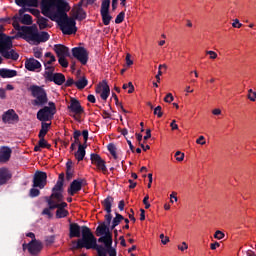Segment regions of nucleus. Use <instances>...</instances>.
Listing matches in <instances>:
<instances>
[{"mask_svg":"<svg viewBox=\"0 0 256 256\" xmlns=\"http://www.w3.org/2000/svg\"><path fill=\"white\" fill-rule=\"evenodd\" d=\"M40 8L44 17L58 23L63 35H75L77 33V22H75V18L67 15L71 8L65 0H42Z\"/></svg>","mask_w":256,"mask_h":256,"instance_id":"nucleus-1","label":"nucleus"},{"mask_svg":"<svg viewBox=\"0 0 256 256\" xmlns=\"http://www.w3.org/2000/svg\"><path fill=\"white\" fill-rule=\"evenodd\" d=\"M81 233L82 238H80V241L84 249H94V251H97V255H99V249H103V245L97 244V238L91 232V228L81 226Z\"/></svg>","mask_w":256,"mask_h":256,"instance_id":"nucleus-2","label":"nucleus"},{"mask_svg":"<svg viewBox=\"0 0 256 256\" xmlns=\"http://www.w3.org/2000/svg\"><path fill=\"white\" fill-rule=\"evenodd\" d=\"M23 31L26 35V39H29V41H34L37 43V45H39V43H47L51 37L48 32L42 31L39 33V30L35 25L24 27Z\"/></svg>","mask_w":256,"mask_h":256,"instance_id":"nucleus-3","label":"nucleus"},{"mask_svg":"<svg viewBox=\"0 0 256 256\" xmlns=\"http://www.w3.org/2000/svg\"><path fill=\"white\" fill-rule=\"evenodd\" d=\"M34 100L32 101V105L34 107H43V105H47L49 98L47 97V91L45 88L38 85H31L28 88Z\"/></svg>","mask_w":256,"mask_h":256,"instance_id":"nucleus-4","label":"nucleus"},{"mask_svg":"<svg viewBox=\"0 0 256 256\" xmlns=\"http://www.w3.org/2000/svg\"><path fill=\"white\" fill-rule=\"evenodd\" d=\"M22 249L28 251L30 255H39L43 251V242L41 240H31L29 243H23Z\"/></svg>","mask_w":256,"mask_h":256,"instance_id":"nucleus-5","label":"nucleus"},{"mask_svg":"<svg viewBox=\"0 0 256 256\" xmlns=\"http://www.w3.org/2000/svg\"><path fill=\"white\" fill-rule=\"evenodd\" d=\"M55 113L56 112H53V108H49V106H44L37 112L36 117L38 121H41V123H46V121H53Z\"/></svg>","mask_w":256,"mask_h":256,"instance_id":"nucleus-6","label":"nucleus"},{"mask_svg":"<svg viewBox=\"0 0 256 256\" xmlns=\"http://www.w3.org/2000/svg\"><path fill=\"white\" fill-rule=\"evenodd\" d=\"M111 7V0H103L101 4L100 14L102 17V23L109 25L113 16L109 14V8Z\"/></svg>","mask_w":256,"mask_h":256,"instance_id":"nucleus-7","label":"nucleus"},{"mask_svg":"<svg viewBox=\"0 0 256 256\" xmlns=\"http://www.w3.org/2000/svg\"><path fill=\"white\" fill-rule=\"evenodd\" d=\"M72 55L80 61L82 65H87V61H89V52L85 47H74L72 49Z\"/></svg>","mask_w":256,"mask_h":256,"instance_id":"nucleus-8","label":"nucleus"},{"mask_svg":"<svg viewBox=\"0 0 256 256\" xmlns=\"http://www.w3.org/2000/svg\"><path fill=\"white\" fill-rule=\"evenodd\" d=\"M47 186V173L43 171H36L33 177L32 187H37L38 189H45Z\"/></svg>","mask_w":256,"mask_h":256,"instance_id":"nucleus-9","label":"nucleus"},{"mask_svg":"<svg viewBox=\"0 0 256 256\" xmlns=\"http://www.w3.org/2000/svg\"><path fill=\"white\" fill-rule=\"evenodd\" d=\"M90 161L92 165H95L97 167L98 171H102L104 175H107L108 170L106 162L105 160H103V158H101L99 154L92 153L90 155Z\"/></svg>","mask_w":256,"mask_h":256,"instance_id":"nucleus-10","label":"nucleus"},{"mask_svg":"<svg viewBox=\"0 0 256 256\" xmlns=\"http://www.w3.org/2000/svg\"><path fill=\"white\" fill-rule=\"evenodd\" d=\"M63 183L62 182H56L54 187L52 188V194L49 197H46L47 199H56L58 203H61L65 197L63 196V191L65 189L63 188Z\"/></svg>","mask_w":256,"mask_h":256,"instance_id":"nucleus-11","label":"nucleus"},{"mask_svg":"<svg viewBox=\"0 0 256 256\" xmlns=\"http://www.w3.org/2000/svg\"><path fill=\"white\" fill-rule=\"evenodd\" d=\"M85 185H87V180L83 178H78L73 180L67 190L68 194H70L71 197H73V195H75L76 193H79V191H81V189H83Z\"/></svg>","mask_w":256,"mask_h":256,"instance_id":"nucleus-12","label":"nucleus"},{"mask_svg":"<svg viewBox=\"0 0 256 256\" xmlns=\"http://www.w3.org/2000/svg\"><path fill=\"white\" fill-rule=\"evenodd\" d=\"M95 91L97 94L100 93V97L103 101H107V99H109V95H111V88H109V84H107L106 80H103L101 84L96 86Z\"/></svg>","mask_w":256,"mask_h":256,"instance_id":"nucleus-13","label":"nucleus"},{"mask_svg":"<svg viewBox=\"0 0 256 256\" xmlns=\"http://www.w3.org/2000/svg\"><path fill=\"white\" fill-rule=\"evenodd\" d=\"M71 13L74 21H84V19H87V12L83 9V4H81V2L78 3V6L72 9Z\"/></svg>","mask_w":256,"mask_h":256,"instance_id":"nucleus-14","label":"nucleus"},{"mask_svg":"<svg viewBox=\"0 0 256 256\" xmlns=\"http://www.w3.org/2000/svg\"><path fill=\"white\" fill-rule=\"evenodd\" d=\"M5 49H13V37L0 32V53Z\"/></svg>","mask_w":256,"mask_h":256,"instance_id":"nucleus-15","label":"nucleus"},{"mask_svg":"<svg viewBox=\"0 0 256 256\" xmlns=\"http://www.w3.org/2000/svg\"><path fill=\"white\" fill-rule=\"evenodd\" d=\"M68 109L70 113H74V115H83V113H85V109L81 106V102H79L77 98H71Z\"/></svg>","mask_w":256,"mask_h":256,"instance_id":"nucleus-16","label":"nucleus"},{"mask_svg":"<svg viewBox=\"0 0 256 256\" xmlns=\"http://www.w3.org/2000/svg\"><path fill=\"white\" fill-rule=\"evenodd\" d=\"M3 123H19V115L15 113V110L10 109L2 115Z\"/></svg>","mask_w":256,"mask_h":256,"instance_id":"nucleus-17","label":"nucleus"},{"mask_svg":"<svg viewBox=\"0 0 256 256\" xmlns=\"http://www.w3.org/2000/svg\"><path fill=\"white\" fill-rule=\"evenodd\" d=\"M46 81H50V83H55V85H63L65 84V76L63 73H54V74H48V79Z\"/></svg>","mask_w":256,"mask_h":256,"instance_id":"nucleus-18","label":"nucleus"},{"mask_svg":"<svg viewBox=\"0 0 256 256\" xmlns=\"http://www.w3.org/2000/svg\"><path fill=\"white\" fill-rule=\"evenodd\" d=\"M11 153H13V150L8 146L0 147V163H7L11 159Z\"/></svg>","mask_w":256,"mask_h":256,"instance_id":"nucleus-19","label":"nucleus"},{"mask_svg":"<svg viewBox=\"0 0 256 256\" xmlns=\"http://www.w3.org/2000/svg\"><path fill=\"white\" fill-rule=\"evenodd\" d=\"M54 51L57 57H70L71 53L69 52V48L62 44L54 45Z\"/></svg>","mask_w":256,"mask_h":256,"instance_id":"nucleus-20","label":"nucleus"},{"mask_svg":"<svg viewBox=\"0 0 256 256\" xmlns=\"http://www.w3.org/2000/svg\"><path fill=\"white\" fill-rule=\"evenodd\" d=\"M25 67L27 71H37V69H41V62L35 58H29L25 61Z\"/></svg>","mask_w":256,"mask_h":256,"instance_id":"nucleus-21","label":"nucleus"},{"mask_svg":"<svg viewBox=\"0 0 256 256\" xmlns=\"http://www.w3.org/2000/svg\"><path fill=\"white\" fill-rule=\"evenodd\" d=\"M0 55H2L4 59H11L12 61H17L19 59V53L12 48L3 50L0 52Z\"/></svg>","mask_w":256,"mask_h":256,"instance_id":"nucleus-22","label":"nucleus"},{"mask_svg":"<svg viewBox=\"0 0 256 256\" xmlns=\"http://www.w3.org/2000/svg\"><path fill=\"white\" fill-rule=\"evenodd\" d=\"M81 226L77 223H70L69 225V237L73 239L75 237H81Z\"/></svg>","mask_w":256,"mask_h":256,"instance_id":"nucleus-23","label":"nucleus"},{"mask_svg":"<svg viewBox=\"0 0 256 256\" xmlns=\"http://www.w3.org/2000/svg\"><path fill=\"white\" fill-rule=\"evenodd\" d=\"M55 198H46V203L50 205V209H65L67 207V202H56L54 201Z\"/></svg>","mask_w":256,"mask_h":256,"instance_id":"nucleus-24","label":"nucleus"},{"mask_svg":"<svg viewBox=\"0 0 256 256\" xmlns=\"http://www.w3.org/2000/svg\"><path fill=\"white\" fill-rule=\"evenodd\" d=\"M13 177L9 169L0 168V185H6V183Z\"/></svg>","mask_w":256,"mask_h":256,"instance_id":"nucleus-25","label":"nucleus"},{"mask_svg":"<svg viewBox=\"0 0 256 256\" xmlns=\"http://www.w3.org/2000/svg\"><path fill=\"white\" fill-rule=\"evenodd\" d=\"M18 7H39V0H15Z\"/></svg>","mask_w":256,"mask_h":256,"instance_id":"nucleus-26","label":"nucleus"},{"mask_svg":"<svg viewBox=\"0 0 256 256\" xmlns=\"http://www.w3.org/2000/svg\"><path fill=\"white\" fill-rule=\"evenodd\" d=\"M0 77H2V79H12V77H17V70L1 68Z\"/></svg>","mask_w":256,"mask_h":256,"instance_id":"nucleus-27","label":"nucleus"},{"mask_svg":"<svg viewBox=\"0 0 256 256\" xmlns=\"http://www.w3.org/2000/svg\"><path fill=\"white\" fill-rule=\"evenodd\" d=\"M85 149H87V144H79L78 150L74 154L78 162L83 161V159H85Z\"/></svg>","mask_w":256,"mask_h":256,"instance_id":"nucleus-28","label":"nucleus"},{"mask_svg":"<svg viewBox=\"0 0 256 256\" xmlns=\"http://www.w3.org/2000/svg\"><path fill=\"white\" fill-rule=\"evenodd\" d=\"M114 201L115 199L113 196H108L102 201V206L104 207V211H106V213H111V208L113 207Z\"/></svg>","mask_w":256,"mask_h":256,"instance_id":"nucleus-29","label":"nucleus"},{"mask_svg":"<svg viewBox=\"0 0 256 256\" xmlns=\"http://www.w3.org/2000/svg\"><path fill=\"white\" fill-rule=\"evenodd\" d=\"M37 25L39 26V29L41 31H43V29L51 28V24H49V19H47L43 16H38Z\"/></svg>","mask_w":256,"mask_h":256,"instance_id":"nucleus-30","label":"nucleus"},{"mask_svg":"<svg viewBox=\"0 0 256 256\" xmlns=\"http://www.w3.org/2000/svg\"><path fill=\"white\" fill-rule=\"evenodd\" d=\"M49 127H51V123L41 122V129L38 134L39 139L45 138V135L49 133Z\"/></svg>","mask_w":256,"mask_h":256,"instance_id":"nucleus-31","label":"nucleus"},{"mask_svg":"<svg viewBox=\"0 0 256 256\" xmlns=\"http://www.w3.org/2000/svg\"><path fill=\"white\" fill-rule=\"evenodd\" d=\"M108 230H109V226L105 222H102L96 228V232H95L96 233V237L103 236L104 234L107 233Z\"/></svg>","mask_w":256,"mask_h":256,"instance_id":"nucleus-32","label":"nucleus"},{"mask_svg":"<svg viewBox=\"0 0 256 256\" xmlns=\"http://www.w3.org/2000/svg\"><path fill=\"white\" fill-rule=\"evenodd\" d=\"M81 137V131L75 130L73 133L74 142L71 144L70 149L71 151H75V147L81 145L79 138Z\"/></svg>","mask_w":256,"mask_h":256,"instance_id":"nucleus-33","label":"nucleus"},{"mask_svg":"<svg viewBox=\"0 0 256 256\" xmlns=\"http://www.w3.org/2000/svg\"><path fill=\"white\" fill-rule=\"evenodd\" d=\"M13 20V27L16 29V31H22L19 32L20 37H22L23 39H27V36L25 35V31L23 30V28L31 26H20L19 23H17V17H14Z\"/></svg>","mask_w":256,"mask_h":256,"instance_id":"nucleus-34","label":"nucleus"},{"mask_svg":"<svg viewBox=\"0 0 256 256\" xmlns=\"http://www.w3.org/2000/svg\"><path fill=\"white\" fill-rule=\"evenodd\" d=\"M73 177V161L68 160L66 163V179L69 181Z\"/></svg>","mask_w":256,"mask_h":256,"instance_id":"nucleus-35","label":"nucleus"},{"mask_svg":"<svg viewBox=\"0 0 256 256\" xmlns=\"http://www.w3.org/2000/svg\"><path fill=\"white\" fill-rule=\"evenodd\" d=\"M50 64H44L45 72L44 79H49L48 75H55V66H49Z\"/></svg>","mask_w":256,"mask_h":256,"instance_id":"nucleus-36","label":"nucleus"},{"mask_svg":"<svg viewBox=\"0 0 256 256\" xmlns=\"http://www.w3.org/2000/svg\"><path fill=\"white\" fill-rule=\"evenodd\" d=\"M88 84H89V81L87 80L86 77H82L81 79L75 82V86L79 90L85 89V87H87Z\"/></svg>","mask_w":256,"mask_h":256,"instance_id":"nucleus-37","label":"nucleus"},{"mask_svg":"<svg viewBox=\"0 0 256 256\" xmlns=\"http://www.w3.org/2000/svg\"><path fill=\"white\" fill-rule=\"evenodd\" d=\"M21 23L23 25H33V17L29 14H24L21 18Z\"/></svg>","mask_w":256,"mask_h":256,"instance_id":"nucleus-38","label":"nucleus"},{"mask_svg":"<svg viewBox=\"0 0 256 256\" xmlns=\"http://www.w3.org/2000/svg\"><path fill=\"white\" fill-rule=\"evenodd\" d=\"M69 215V211L66 209H57L56 218L57 219H65Z\"/></svg>","mask_w":256,"mask_h":256,"instance_id":"nucleus-39","label":"nucleus"},{"mask_svg":"<svg viewBox=\"0 0 256 256\" xmlns=\"http://www.w3.org/2000/svg\"><path fill=\"white\" fill-rule=\"evenodd\" d=\"M72 251H77L79 249H84L83 243L81 242V239H78L77 241H72Z\"/></svg>","mask_w":256,"mask_h":256,"instance_id":"nucleus-40","label":"nucleus"},{"mask_svg":"<svg viewBox=\"0 0 256 256\" xmlns=\"http://www.w3.org/2000/svg\"><path fill=\"white\" fill-rule=\"evenodd\" d=\"M115 215L116 216L113 218L112 223L118 226L123 221V219H125V217H123V215L119 214L118 212H116Z\"/></svg>","mask_w":256,"mask_h":256,"instance_id":"nucleus-41","label":"nucleus"},{"mask_svg":"<svg viewBox=\"0 0 256 256\" xmlns=\"http://www.w3.org/2000/svg\"><path fill=\"white\" fill-rule=\"evenodd\" d=\"M38 144L41 149H51V144L47 143V140L45 138H39Z\"/></svg>","mask_w":256,"mask_h":256,"instance_id":"nucleus-42","label":"nucleus"},{"mask_svg":"<svg viewBox=\"0 0 256 256\" xmlns=\"http://www.w3.org/2000/svg\"><path fill=\"white\" fill-rule=\"evenodd\" d=\"M41 195V191L37 189V187H33L29 191V197L34 199V197H39Z\"/></svg>","mask_w":256,"mask_h":256,"instance_id":"nucleus-43","label":"nucleus"},{"mask_svg":"<svg viewBox=\"0 0 256 256\" xmlns=\"http://www.w3.org/2000/svg\"><path fill=\"white\" fill-rule=\"evenodd\" d=\"M65 57L66 56L59 57L58 62H59V65H61V67H63L64 69H67V67H69V62Z\"/></svg>","mask_w":256,"mask_h":256,"instance_id":"nucleus-44","label":"nucleus"},{"mask_svg":"<svg viewBox=\"0 0 256 256\" xmlns=\"http://www.w3.org/2000/svg\"><path fill=\"white\" fill-rule=\"evenodd\" d=\"M123 21H125V12L122 11L116 16L115 23L119 25L123 23Z\"/></svg>","mask_w":256,"mask_h":256,"instance_id":"nucleus-45","label":"nucleus"},{"mask_svg":"<svg viewBox=\"0 0 256 256\" xmlns=\"http://www.w3.org/2000/svg\"><path fill=\"white\" fill-rule=\"evenodd\" d=\"M55 208H51V205H48V208H44L42 211V215H47L49 218L53 217V214H51V211H53Z\"/></svg>","mask_w":256,"mask_h":256,"instance_id":"nucleus-46","label":"nucleus"},{"mask_svg":"<svg viewBox=\"0 0 256 256\" xmlns=\"http://www.w3.org/2000/svg\"><path fill=\"white\" fill-rule=\"evenodd\" d=\"M108 151L111 155H115L117 153V146L113 143L108 144Z\"/></svg>","mask_w":256,"mask_h":256,"instance_id":"nucleus-47","label":"nucleus"},{"mask_svg":"<svg viewBox=\"0 0 256 256\" xmlns=\"http://www.w3.org/2000/svg\"><path fill=\"white\" fill-rule=\"evenodd\" d=\"M75 80H73L72 77H69L67 80H65L64 82V86L65 87H73V85H75Z\"/></svg>","mask_w":256,"mask_h":256,"instance_id":"nucleus-48","label":"nucleus"},{"mask_svg":"<svg viewBox=\"0 0 256 256\" xmlns=\"http://www.w3.org/2000/svg\"><path fill=\"white\" fill-rule=\"evenodd\" d=\"M175 157H176V161L181 162V161H183L185 159V154L182 153L181 151H177L175 153Z\"/></svg>","mask_w":256,"mask_h":256,"instance_id":"nucleus-49","label":"nucleus"},{"mask_svg":"<svg viewBox=\"0 0 256 256\" xmlns=\"http://www.w3.org/2000/svg\"><path fill=\"white\" fill-rule=\"evenodd\" d=\"M97 0H81L80 5H83V7H89V5H93Z\"/></svg>","mask_w":256,"mask_h":256,"instance_id":"nucleus-50","label":"nucleus"},{"mask_svg":"<svg viewBox=\"0 0 256 256\" xmlns=\"http://www.w3.org/2000/svg\"><path fill=\"white\" fill-rule=\"evenodd\" d=\"M33 52H34V57H36V59H41V57H43V52L41 51V49L34 48Z\"/></svg>","mask_w":256,"mask_h":256,"instance_id":"nucleus-51","label":"nucleus"},{"mask_svg":"<svg viewBox=\"0 0 256 256\" xmlns=\"http://www.w3.org/2000/svg\"><path fill=\"white\" fill-rule=\"evenodd\" d=\"M154 115H157L158 118L163 117V111H162L161 106H157V107L154 109Z\"/></svg>","mask_w":256,"mask_h":256,"instance_id":"nucleus-52","label":"nucleus"},{"mask_svg":"<svg viewBox=\"0 0 256 256\" xmlns=\"http://www.w3.org/2000/svg\"><path fill=\"white\" fill-rule=\"evenodd\" d=\"M112 219H113V215L111 214V212L110 213H107L106 215H105V224L109 227L110 225H111V221H112Z\"/></svg>","mask_w":256,"mask_h":256,"instance_id":"nucleus-53","label":"nucleus"},{"mask_svg":"<svg viewBox=\"0 0 256 256\" xmlns=\"http://www.w3.org/2000/svg\"><path fill=\"white\" fill-rule=\"evenodd\" d=\"M82 136L84 139V145H87V141H89V130H83Z\"/></svg>","mask_w":256,"mask_h":256,"instance_id":"nucleus-54","label":"nucleus"},{"mask_svg":"<svg viewBox=\"0 0 256 256\" xmlns=\"http://www.w3.org/2000/svg\"><path fill=\"white\" fill-rule=\"evenodd\" d=\"M174 99L175 98L173 97V94L168 93L166 95V97L164 98V101H165V103H173Z\"/></svg>","mask_w":256,"mask_h":256,"instance_id":"nucleus-55","label":"nucleus"},{"mask_svg":"<svg viewBox=\"0 0 256 256\" xmlns=\"http://www.w3.org/2000/svg\"><path fill=\"white\" fill-rule=\"evenodd\" d=\"M223 237H225V234L221 230L216 231L214 234V239H223Z\"/></svg>","mask_w":256,"mask_h":256,"instance_id":"nucleus-56","label":"nucleus"},{"mask_svg":"<svg viewBox=\"0 0 256 256\" xmlns=\"http://www.w3.org/2000/svg\"><path fill=\"white\" fill-rule=\"evenodd\" d=\"M160 239L162 245H167V243H169V237L165 236V234H160Z\"/></svg>","mask_w":256,"mask_h":256,"instance_id":"nucleus-57","label":"nucleus"},{"mask_svg":"<svg viewBox=\"0 0 256 256\" xmlns=\"http://www.w3.org/2000/svg\"><path fill=\"white\" fill-rule=\"evenodd\" d=\"M232 27H234L235 29H241V27H243V24L239 22V19H235L232 23Z\"/></svg>","mask_w":256,"mask_h":256,"instance_id":"nucleus-58","label":"nucleus"},{"mask_svg":"<svg viewBox=\"0 0 256 256\" xmlns=\"http://www.w3.org/2000/svg\"><path fill=\"white\" fill-rule=\"evenodd\" d=\"M206 55H209L210 59H217V53L215 51H206Z\"/></svg>","mask_w":256,"mask_h":256,"instance_id":"nucleus-59","label":"nucleus"},{"mask_svg":"<svg viewBox=\"0 0 256 256\" xmlns=\"http://www.w3.org/2000/svg\"><path fill=\"white\" fill-rule=\"evenodd\" d=\"M126 65L127 67H131V65H133V60H131V54L126 55Z\"/></svg>","mask_w":256,"mask_h":256,"instance_id":"nucleus-60","label":"nucleus"},{"mask_svg":"<svg viewBox=\"0 0 256 256\" xmlns=\"http://www.w3.org/2000/svg\"><path fill=\"white\" fill-rule=\"evenodd\" d=\"M178 249H179V251H185V250L189 249V245H187L186 242H182V246L178 245Z\"/></svg>","mask_w":256,"mask_h":256,"instance_id":"nucleus-61","label":"nucleus"},{"mask_svg":"<svg viewBox=\"0 0 256 256\" xmlns=\"http://www.w3.org/2000/svg\"><path fill=\"white\" fill-rule=\"evenodd\" d=\"M104 237H105V239H113V233H111L110 228H108V230L104 234Z\"/></svg>","mask_w":256,"mask_h":256,"instance_id":"nucleus-62","label":"nucleus"},{"mask_svg":"<svg viewBox=\"0 0 256 256\" xmlns=\"http://www.w3.org/2000/svg\"><path fill=\"white\" fill-rule=\"evenodd\" d=\"M87 100L89 101V103H96L97 99H95V95H88Z\"/></svg>","mask_w":256,"mask_h":256,"instance_id":"nucleus-63","label":"nucleus"},{"mask_svg":"<svg viewBox=\"0 0 256 256\" xmlns=\"http://www.w3.org/2000/svg\"><path fill=\"white\" fill-rule=\"evenodd\" d=\"M248 99H250V101H255L256 92H252V93L248 94Z\"/></svg>","mask_w":256,"mask_h":256,"instance_id":"nucleus-64","label":"nucleus"}]
</instances>
